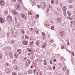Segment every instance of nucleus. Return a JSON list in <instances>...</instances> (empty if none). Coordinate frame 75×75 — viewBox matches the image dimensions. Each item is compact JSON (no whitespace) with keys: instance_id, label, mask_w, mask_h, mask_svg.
Returning a JSON list of instances; mask_svg holds the SVG:
<instances>
[{"instance_id":"obj_1","label":"nucleus","mask_w":75,"mask_h":75,"mask_svg":"<svg viewBox=\"0 0 75 75\" xmlns=\"http://www.w3.org/2000/svg\"><path fill=\"white\" fill-rule=\"evenodd\" d=\"M6 19L9 22H11L12 21V18L11 16L8 15L7 16L6 18Z\"/></svg>"},{"instance_id":"obj_2","label":"nucleus","mask_w":75,"mask_h":75,"mask_svg":"<svg viewBox=\"0 0 75 75\" xmlns=\"http://www.w3.org/2000/svg\"><path fill=\"white\" fill-rule=\"evenodd\" d=\"M15 8L16 10H18L20 8V5L18 4H16L15 6Z\"/></svg>"},{"instance_id":"obj_3","label":"nucleus","mask_w":75,"mask_h":75,"mask_svg":"<svg viewBox=\"0 0 75 75\" xmlns=\"http://www.w3.org/2000/svg\"><path fill=\"white\" fill-rule=\"evenodd\" d=\"M5 2L3 0H0V4L1 6H4Z\"/></svg>"},{"instance_id":"obj_4","label":"nucleus","mask_w":75,"mask_h":75,"mask_svg":"<svg viewBox=\"0 0 75 75\" xmlns=\"http://www.w3.org/2000/svg\"><path fill=\"white\" fill-rule=\"evenodd\" d=\"M12 13H13L14 15H17L18 14V13H17V11L14 10L12 11Z\"/></svg>"},{"instance_id":"obj_5","label":"nucleus","mask_w":75,"mask_h":75,"mask_svg":"<svg viewBox=\"0 0 75 75\" xmlns=\"http://www.w3.org/2000/svg\"><path fill=\"white\" fill-rule=\"evenodd\" d=\"M42 8H44L45 7V4L44 2H42L41 3Z\"/></svg>"},{"instance_id":"obj_6","label":"nucleus","mask_w":75,"mask_h":75,"mask_svg":"<svg viewBox=\"0 0 75 75\" xmlns=\"http://www.w3.org/2000/svg\"><path fill=\"white\" fill-rule=\"evenodd\" d=\"M21 16L23 19H25V18H26V16H25L23 14H21Z\"/></svg>"},{"instance_id":"obj_7","label":"nucleus","mask_w":75,"mask_h":75,"mask_svg":"<svg viewBox=\"0 0 75 75\" xmlns=\"http://www.w3.org/2000/svg\"><path fill=\"white\" fill-rule=\"evenodd\" d=\"M17 52L19 54H21V50L18 49L17 50Z\"/></svg>"},{"instance_id":"obj_8","label":"nucleus","mask_w":75,"mask_h":75,"mask_svg":"<svg viewBox=\"0 0 75 75\" xmlns=\"http://www.w3.org/2000/svg\"><path fill=\"white\" fill-rule=\"evenodd\" d=\"M23 44H24V45H27L28 43V42L27 41H25V40H24L23 42Z\"/></svg>"},{"instance_id":"obj_9","label":"nucleus","mask_w":75,"mask_h":75,"mask_svg":"<svg viewBox=\"0 0 75 75\" xmlns=\"http://www.w3.org/2000/svg\"><path fill=\"white\" fill-rule=\"evenodd\" d=\"M0 22L1 23H3L4 22V20H3L2 18H0Z\"/></svg>"},{"instance_id":"obj_10","label":"nucleus","mask_w":75,"mask_h":75,"mask_svg":"<svg viewBox=\"0 0 75 75\" xmlns=\"http://www.w3.org/2000/svg\"><path fill=\"white\" fill-rule=\"evenodd\" d=\"M63 11H66L67 10V7L66 6H64L62 8Z\"/></svg>"},{"instance_id":"obj_11","label":"nucleus","mask_w":75,"mask_h":75,"mask_svg":"<svg viewBox=\"0 0 75 75\" xmlns=\"http://www.w3.org/2000/svg\"><path fill=\"white\" fill-rule=\"evenodd\" d=\"M61 35L62 37H64V36H65V35L64 34V32H62L61 33Z\"/></svg>"},{"instance_id":"obj_12","label":"nucleus","mask_w":75,"mask_h":75,"mask_svg":"<svg viewBox=\"0 0 75 75\" xmlns=\"http://www.w3.org/2000/svg\"><path fill=\"white\" fill-rule=\"evenodd\" d=\"M61 18H57V21L58 22H61Z\"/></svg>"},{"instance_id":"obj_13","label":"nucleus","mask_w":75,"mask_h":75,"mask_svg":"<svg viewBox=\"0 0 75 75\" xmlns=\"http://www.w3.org/2000/svg\"><path fill=\"white\" fill-rule=\"evenodd\" d=\"M5 71L6 73H9V72H10V70L8 68L6 69L5 70Z\"/></svg>"},{"instance_id":"obj_14","label":"nucleus","mask_w":75,"mask_h":75,"mask_svg":"<svg viewBox=\"0 0 75 75\" xmlns=\"http://www.w3.org/2000/svg\"><path fill=\"white\" fill-rule=\"evenodd\" d=\"M46 44L45 42H44L42 46V48H45Z\"/></svg>"},{"instance_id":"obj_15","label":"nucleus","mask_w":75,"mask_h":75,"mask_svg":"<svg viewBox=\"0 0 75 75\" xmlns=\"http://www.w3.org/2000/svg\"><path fill=\"white\" fill-rule=\"evenodd\" d=\"M4 14L6 15H7V14H8V11H5Z\"/></svg>"},{"instance_id":"obj_16","label":"nucleus","mask_w":75,"mask_h":75,"mask_svg":"<svg viewBox=\"0 0 75 75\" xmlns=\"http://www.w3.org/2000/svg\"><path fill=\"white\" fill-rule=\"evenodd\" d=\"M27 64L28 65H30V60H27Z\"/></svg>"},{"instance_id":"obj_17","label":"nucleus","mask_w":75,"mask_h":75,"mask_svg":"<svg viewBox=\"0 0 75 75\" xmlns=\"http://www.w3.org/2000/svg\"><path fill=\"white\" fill-rule=\"evenodd\" d=\"M38 7L39 8H42V6L41 5V4H40L39 5H38Z\"/></svg>"},{"instance_id":"obj_18","label":"nucleus","mask_w":75,"mask_h":75,"mask_svg":"<svg viewBox=\"0 0 75 75\" xmlns=\"http://www.w3.org/2000/svg\"><path fill=\"white\" fill-rule=\"evenodd\" d=\"M28 14L29 15H32V12L31 11H29L28 12Z\"/></svg>"},{"instance_id":"obj_19","label":"nucleus","mask_w":75,"mask_h":75,"mask_svg":"<svg viewBox=\"0 0 75 75\" xmlns=\"http://www.w3.org/2000/svg\"><path fill=\"white\" fill-rule=\"evenodd\" d=\"M13 68L14 69H18L17 67L16 66H15L13 67Z\"/></svg>"},{"instance_id":"obj_20","label":"nucleus","mask_w":75,"mask_h":75,"mask_svg":"<svg viewBox=\"0 0 75 75\" xmlns=\"http://www.w3.org/2000/svg\"><path fill=\"white\" fill-rule=\"evenodd\" d=\"M13 62L14 63V64H16L17 63V62H16V59H14L13 61Z\"/></svg>"},{"instance_id":"obj_21","label":"nucleus","mask_w":75,"mask_h":75,"mask_svg":"<svg viewBox=\"0 0 75 75\" xmlns=\"http://www.w3.org/2000/svg\"><path fill=\"white\" fill-rule=\"evenodd\" d=\"M15 57L16 58H17L18 57V54H15L14 55Z\"/></svg>"},{"instance_id":"obj_22","label":"nucleus","mask_w":75,"mask_h":75,"mask_svg":"<svg viewBox=\"0 0 75 75\" xmlns=\"http://www.w3.org/2000/svg\"><path fill=\"white\" fill-rule=\"evenodd\" d=\"M68 16H71V12H70L69 11H68Z\"/></svg>"},{"instance_id":"obj_23","label":"nucleus","mask_w":75,"mask_h":75,"mask_svg":"<svg viewBox=\"0 0 75 75\" xmlns=\"http://www.w3.org/2000/svg\"><path fill=\"white\" fill-rule=\"evenodd\" d=\"M55 28V26L54 25L52 26L51 27V28L52 30H54V28Z\"/></svg>"},{"instance_id":"obj_24","label":"nucleus","mask_w":75,"mask_h":75,"mask_svg":"<svg viewBox=\"0 0 75 75\" xmlns=\"http://www.w3.org/2000/svg\"><path fill=\"white\" fill-rule=\"evenodd\" d=\"M44 62H45V63H44L45 65H47V61H46V60H45Z\"/></svg>"},{"instance_id":"obj_25","label":"nucleus","mask_w":75,"mask_h":75,"mask_svg":"<svg viewBox=\"0 0 75 75\" xmlns=\"http://www.w3.org/2000/svg\"><path fill=\"white\" fill-rule=\"evenodd\" d=\"M27 50L28 51V52H31V49L29 48H28L27 49Z\"/></svg>"},{"instance_id":"obj_26","label":"nucleus","mask_w":75,"mask_h":75,"mask_svg":"<svg viewBox=\"0 0 75 75\" xmlns=\"http://www.w3.org/2000/svg\"><path fill=\"white\" fill-rule=\"evenodd\" d=\"M33 72L34 73V74H36V72H37V71H36V70L34 69L33 70Z\"/></svg>"},{"instance_id":"obj_27","label":"nucleus","mask_w":75,"mask_h":75,"mask_svg":"<svg viewBox=\"0 0 75 75\" xmlns=\"http://www.w3.org/2000/svg\"><path fill=\"white\" fill-rule=\"evenodd\" d=\"M64 13H64V16H65L67 15V14L66 13V11H63Z\"/></svg>"},{"instance_id":"obj_28","label":"nucleus","mask_w":75,"mask_h":75,"mask_svg":"<svg viewBox=\"0 0 75 75\" xmlns=\"http://www.w3.org/2000/svg\"><path fill=\"white\" fill-rule=\"evenodd\" d=\"M54 0H52L51 2V3L52 4H54Z\"/></svg>"},{"instance_id":"obj_29","label":"nucleus","mask_w":75,"mask_h":75,"mask_svg":"<svg viewBox=\"0 0 75 75\" xmlns=\"http://www.w3.org/2000/svg\"><path fill=\"white\" fill-rule=\"evenodd\" d=\"M21 31L22 32V33L23 34H24V30H21Z\"/></svg>"},{"instance_id":"obj_30","label":"nucleus","mask_w":75,"mask_h":75,"mask_svg":"<svg viewBox=\"0 0 75 75\" xmlns=\"http://www.w3.org/2000/svg\"><path fill=\"white\" fill-rule=\"evenodd\" d=\"M25 38L26 39H28V36H27L26 35H25Z\"/></svg>"},{"instance_id":"obj_31","label":"nucleus","mask_w":75,"mask_h":75,"mask_svg":"<svg viewBox=\"0 0 75 75\" xmlns=\"http://www.w3.org/2000/svg\"><path fill=\"white\" fill-rule=\"evenodd\" d=\"M62 69L63 71H65L66 70V69H67L66 68V67H64L62 68Z\"/></svg>"},{"instance_id":"obj_32","label":"nucleus","mask_w":75,"mask_h":75,"mask_svg":"<svg viewBox=\"0 0 75 75\" xmlns=\"http://www.w3.org/2000/svg\"><path fill=\"white\" fill-rule=\"evenodd\" d=\"M11 55H10L11 56V58H13V54H12V53H11Z\"/></svg>"},{"instance_id":"obj_33","label":"nucleus","mask_w":75,"mask_h":75,"mask_svg":"<svg viewBox=\"0 0 75 75\" xmlns=\"http://www.w3.org/2000/svg\"><path fill=\"white\" fill-rule=\"evenodd\" d=\"M42 35L43 36H45V33H44L42 32Z\"/></svg>"},{"instance_id":"obj_34","label":"nucleus","mask_w":75,"mask_h":75,"mask_svg":"<svg viewBox=\"0 0 75 75\" xmlns=\"http://www.w3.org/2000/svg\"><path fill=\"white\" fill-rule=\"evenodd\" d=\"M69 19L70 20H72V17H69Z\"/></svg>"},{"instance_id":"obj_35","label":"nucleus","mask_w":75,"mask_h":75,"mask_svg":"<svg viewBox=\"0 0 75 75\" xmlns=\"http://www.w3.org/2000/svg\"><path fill=\"white\" fill-rule=\"evenodd\" d=\"M73 7L74 6H69V8H73Z\"/></svg>"},{"instance_id":"obj_36","label":"nucleus","mask_w":75,"mask_h":75,"mask_svg":"<svg viewBox=\"0 0 75 75\" xmlns=\"http://www.w3.org/2000/svg\"><path fill=\"white\" fill-rule=\"evenodd\" d=\"M6 66H7L8 67V66H9V64L8 63H6Z\"/></svg>"},{"instance_id":"obj_37","label":"nucleus","mask_w":75,"mask_h":75,"mask_svg":"<svg viewBox=\"0 0 75 75\" xmlns=\"http://www.w3.org/2000/svg\"><path fill=\"white\" fill-rule=\"evenodd\" d=\"M12 75H16V73L14 72L12 74Z\"/></svg>"},{"instance_id":"obj_38","label":"nucleus","mask_w":75,"mask_h":75,"mask_svg":"<svg viewBox=\"0 0 75 75\" xmlns=\"http://www.w3.org/2000/svg\"><path fill=\"white\" fill-rule=\"evenodd\" d=\"M18 2L19 3H21V0H18Z\"/></svg>"},{"instance_id":"obj_39","label":"nucleus","mask_w":75,"mask_h":75,"mask_svg":"<svg viewBox=\"0 0 75 75\" xmlns=\"http://www.w3.org/2000/svg\"><path fill=\"white\" fill-rule=\"evenodd\" d=\"M49 8H51L52 7V5H50V4H49Z\"/></svg>"},{"instance_id":"obj_40","label":"nucleus","mask_w":75,"mask_h":75,"mask_svg":"<svg viewBox=\"0 0 75 75\" xmlns=\"http://www.w3.org/2000/svg\"><path fill=\"white\" fill-rule=\"evenodd\" d=\"M35 18H38V15H35Z\"/></svg>"},{"instance_id":"obj_41","label":"nucleus","mask_w":75,"mask_h":75,"mask_svg":"<svg viewBox=\"0 0 75 75\" xmlns=\"http://www.w3.org/2000/svg\"><path fill=\"white\" fill-rule=\"evenodd\" d=\"M33 3L35 5V1H33Z\"/></svg>"},{"instance_id":"obj_42","label":"nucleus","mask_w":75,"mask_h":75,"mask_svg":"<svg viewBox=\"0 0 75 75\" xmlns=\"http://www.w3.org/2000/svg\"><path fill=\"white\" fill-rule=\"evenodd\" d=\"M34 44V42L32 41L30 43V45H33Z\"/></svg>"},{"instance_id":"obj_43","label":"nucleus","mask_w":75,"mask_h":75,"mask_svg":"<svg viewBox=\"0 0 75 75\" xmlns=\"http://www.w3.org/2000/svg\"><path fill=\"white\" fill-rule=\"evenodd\" d=\"M2 58V55L0 54V59H1Z\"/></svg>"},{"instance_id":"obj_44","label":"nucleus","mask_w":75,"mask_h":75,"mask_svg":"<svg viewBox=\"0 0 75 75\" xmlns=\"http://www.w3.org/2000/svg\"><path fill=\"white\" fill-rule=\"evenodd\" d=\"M69 1L70 3H72L73 1V0H69Z\"/></svg>"},{"instance_id":"obj_45","label":"nucleus","mask_w":75,"mask_h":75,"mask_svg":"<svg viewBox=\"0 0 75 75\" xmlns=\"http://www.w3.org/2000/svg\"><path fill=\"white\" fill-rule=\"evenodd\" d=\"M35 31L36 34H38V30H35Z\"/></svg>"},{"instance_id":"obj_46","label":"nucleus","mask_w":75,"mask_h":75,"mask_svg":"<svg viewBox=\"0 0 75 75\" xmlns=\"http://www.w3.org/2000/svg\"><path fill=\"white\" fill-rule=\"evenodd\" d=\"M71 55H72L73 56H74V52H72L71 53Z\"/></svg>"},{"instance_id":"obj_47","label":"nucleus","mask_w":75,"mask_h":75,"mask_svg":"<svg viewBox=\"0 0 75 75\" xmlns=\"http://www.w3.org/2000/svg\"><path fill=\"white\" fill-rule=\"evenodd\" d=\"M45 25L46 26H49V25H50L49 24H45Z\"/></svg>"},{"instance_id":"obj_48","label":"nucleus","mask_w":75,"mask_h":75,"mask_svg":"<svg viewBox=\"0 0 75 75\" xmlns=\"http://www.w3.org/2000/svg\"><path fill=\"white\" fill-rule=\"evenodd\" d=\"M57 10L58 11H60V9H59V8H57Z\"/></svg>"},{"instance_id":"obj_49","label":"nucleus","mask_w":75,"mask_h":75,"mask_svg":"<svg viewBox=\"0 0 75 75\" xmlns=\"http://www.w3.org/2000/svg\"><path fill=\"white\" fill-rule=\"evenodd\" d=\"M32 33H33V32H34V29H33L32 30Z\"/></svg>"},{"instance_id":"obj_50","label":"nucleus","mask_w":75,"mask_h":75,"mask_svg":"<svg viewBox=\"0 0 75 75\" xmlns=\"http://www.w3.org/2000/svg\"><path fill=\"white\" fill-rule=\"evenodd\" d=\"M50 62L51 64H52V60H50Z\"/></svg>"},{"instance_id":"obj_51","label":"nucleus","mask_w":75,"mask_h":75,"mask_svg":"<svg viewBox=\"0 0 75 75\" xmlns=\"http://www.w3.org/2000/svg\"><path fill=\"white\" fill-rule=\"evenodd\" d=\"M64 48V46H62V47H61V49H63Z\"/></svg>"},{"instance_id":"obj_52","label":"nucleus","mask_w":75,"mask_h":75,"mask_svg":"<svg viewBox=\"0 0 75 75\" xmlns=\"http://www.w3.org/2000/svg\"><path fill=\"white\" fill-rule=\"evenodd\" d=\"M11 43L12 44H14V41L13 40L12 41Z\"/></svg>"},{"instance_id":"obj_53","label":"nucleus","mask_w":75,"mask_h":75,"mask_svg":"<svg viewBox=\"0 0 75 75\" xmlns=\"http://www.w3.org/2000/svg\"><path fill=\"white\" fill-rule=\"evenodd\" d=\"M5 54L6 55V56H8V53H5Z\"/></svg>"},{"instance_id":"obj_54","label":"nucleus","mask_w":75,"mask_h":75,"mask_svg":"<svg viewBox=\"0 0 75 75\" xmlns=\"http://www.w3.org/2000/svg\"><path fill=\"white\" fill-rule=\"evenodd\" d=\"M33 30V29L32 28H30V31H32V30Z\"/></svg>"},{"instance_id":"obj_55","label":"nucleus","mask_w":75,"mask_h":75,"mask_svg":"<svg viewBox=\"0 0 75 75\" xmlns=\"http://www.w3.org/2000/svg\"><path fill=\"white\" fill-rule=\"evenodd\" d=\"M53 68L54 69H55V66H53Z\"/></svg>"},{"instance_id":"obj_56","label":"nucleus","mask_w":75,"mask_h":75,"mask_svg":"<svg viewBox=\"0 0 75 75\" xmlns=\"http://www.w3.org/2000/svg\"><path fill=\"white\" fill-rule=\"evenodd\" d=\"M53 41H54L53 40H50V42H53Z\"/></svg>"},{"instance_id":"obj_57","label":"nucleus","mask_w":75,"mask_h":75,"mask_svg":"<svg viewBox=\"0 0 75 75\" xmlns=\"http://www.w3.org/2000/svg\"><path fill=\"white\" fill-rule=\"evenodd\" d=\"M15 23H17V20L15 21Z\"/></svg>"},{"instance_id":"obj_58","label":"nucleus","mask_w":75,"mask_h":75,"mask_svg":"<svg viewBox=\"0 0 75 75\" xmlns=\"http://www.w3.org/2000/svg\"><path fill=\"white\" fill-rule=\"evenodd\" d=\"M22 38L23 39H24V36H22Z\"/></svg>"},{"instance_id":"obj_59","label":"nucleus","mask_w":75,"mask_h":75,"mask_svg":"<svg viewBox=\"0 0 75 75\" xmlns=\"http://www.w3.org/2000/svg\"><path fill=\"white\" fill-rule=\"evenodd\" d=\"M53 61H54V62H56V59H54Z\"/></svg>"},{"instance_id":"obj_60","label":"nucleus","mask_w":75,"mask_h":75,"mask_svg":"<svg viewBox=\"0 0 75 75\" xmlns=\"http://www.w3.org/2000/svg\"><path fill=\"white\" fill-rule=\"evenodd\" d=\"M60 5L61 7H62V4H60Z\"/></svg>"},{"instance_id":"obj_61","label":"nucleus","mask_w":75,"mask_h":75,"mask_svg":"<svg viewBox=\"0 0 75 75\" xmlns=\"http://www.w3.org/2000/svg\"><path fill=\"white\" fill-rule=\"evenodd\" d=\"M39 74L40 75H42V73L41 72H40Z\"/></svg>"},{"instance_id":"obj_62","label":"nucleus","mask_w":75,"mask_h":75,"mask_svg":"<svg viewBox=\"0 0 75 75\" xmlns=\"http://www.w3.org/2000/svg\"><path fill=\"white\" fill-rule=\"evenodd\" d=\"M36 45H38V42H37V41L36 42Z\"/></svg>"},{"instance_id":"obj_63","label":"nucleus","mask_w":75,"mask_h":75,"mask_svg":"<svg viewBox=\"0 0 75 75\" xmlns=\"http://www.w3.org/2000/svg\"><path fill=\"white\" fill-rule=\"evenodd\" d=\"M13 1L14 2H15L16 1V0H13Z\"/></svg>"},{"instance_id":"obj_64","label":"nucleus","mask_w":75,"mask_h":75,"mask_svg":"<svg viewBox=\"0 0 75 75\" xmlns=\"http://www.w3.org/2000/svg\"><path fill=\"white\" fill-rule=\"evenodd\" d=\"M45 39V37H44V38H43V40H44Z\"/></svg>"}]
</instances>
